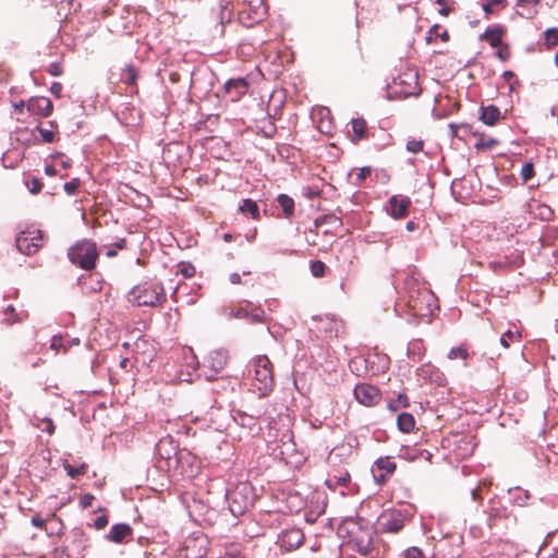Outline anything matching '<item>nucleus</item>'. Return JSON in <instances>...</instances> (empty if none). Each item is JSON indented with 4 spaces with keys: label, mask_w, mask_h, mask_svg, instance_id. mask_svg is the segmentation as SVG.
<instances>
[{
    "label": "nucleus",
    "mask_w": 558,
    "mask_h": 558,
    "mask_svg": "<svg viewBox=\"0 0 558 558\" xmlns=\"http://www.w3.org/2000/svg\"><path fill=\"white\" fill-rule=\"evenodd\" d=\"M129 301L135 306L155 307L166 301V292L159 282H144L131 289Z\"/></svg>",
    "instance_id": "nucleus-1"
},
{
    "label": "nucleus",
    "mask_w": 558,
    "mask_h": 558,
    "mask_svg": "<svg viewBox=\"0 0 558 558\" xmlns=\"http://www.w3.org/2000/svg\"><path fill=\"white\" fill-rule=\"evenodd\" d=\"M352 529L349 531L350 542L354 550L360 555L369 558H376L379 554L375 547L374 532L371 527H362L355 522H351Z\"/></svg>",
    "instance_id": "nucleus-2"
},
{
    "label": "nucleus",
    "mask_w": 558,
    "mask_h": 558,
    "mask_svg": "<svg viewBox=\"0 0 558 558\" xmlns=\"http://www.w3.org/2000/svg\"><path fill=\"white\" fill-rule=\"evenodd\" d=\"M226 500L234 517L243 514L253 505V488L248 482H241L226 490Z\"/></svg>",
    "instance_id": "nucleus-3"
},
{
    "label": "nucleus",
    "mask_w": 558,
    "mask_h": 558,
    "mask_svg": "<svg viewBox=\"0 0 558 558\" xmlns=\"http://www.w3.org/2000/svg\"><path fill=\"white\" fill-rule=\"evenodd\" d=\"M68 257L72 264L90 270L95 267L98 257L96 244L89 240L78 241L69 248Z\"/></svg>",
    "instance_id": "nucleus-4"
},
{
    "label": "nucleus",
    "mask_w": 558,
    "mask_h": 558,
    "mask_svg": "<svg viewBox=\"0 0 558 558\" xmlns=\"http://www.w3.org/2000/svg\"><path fill=\"white\" fill-rule=\"evenodd\" d=\"M247 373L256 380V388L266 395L274 387V375L267 356H257L247 365Z\"/></svg>",
    "instance_id": "nucleus-5"
},
{
    "label": "nucleus",
    "mask_w": 558,
    "mask_h": 558,
    "mask_svg": "<svg viewBox=\"0 0 558 558\" xmlns=\"http://www.w3.org/2000/svg\"><path fill=\"white\" fill-rule=\"evenodd\" d=\"M306 505V497L303 492L286 484L281 488V513H299Z\"/></svg>",
    "instance_id": "nucleus-6"
},
{
    "label": "nucleus",
    "mask_w": 558,
    "mask_h": 558,
    "mask_svg": "<svg viewBox=\"0 0 558 558\" xmlns=\"http://www.w3.org/2000/svg\"><path fill=\"white\" fill-rule=\"evenodd\" d=\"M15 242L16 247L21 253L25 255H32L44 245V235L43 232L38 229H28L22 231L16 236Z\"/></svg>",
    "instance_id": "nucleus-7"
},
{
    "label": "nucleus",
    "mask_w": 558,
    "mask_h": 558,
    "mask_svg": "<svg viewBox=\"0 0 558 558\" xmlns=\"http://www.w3.org/2000/svg\"><path fill=\"white\" fill-rule=\"evenodd\" d=\"M396 93L402 97L417 96L421 93L418 75L414 71H407L393 81Z\"/></svg>",
    "instance_id": "nucleus-8"
},
{
    "label": "nucleus",
    "mask_w": 558,
    "mask_h": 558,
    "mask_svg": "<svg viewBox=\"0 0 558 558\" xmlns=\"http://www.w3.org/2000/svg\"><path fill=\"white\" fill-rule=\"evenodd\" d=\"M228 359V351L225 349L210 351L203 363V367L208 368V372L204 371L206 379L211 380L216 378L217 374L226 367Z\"/></svg>",
    "instance_id": "nucleus-9"
},
{
    "label": "nucleus",
    "mask_w": 558,
    "mask_h": 558,
    "mask_svg": "<svg viewBox=\"0 0 558 558\" xmlns=\"http://www.w3.org/2000/svg\"><path fill=\"white\" fill-rule=\"evenodd\" d=\"M434 301V294L423 289L410 292L408 305L416 315L423 316L426 315V312H430L432 302Z\"/></svg>",
    "instance_id": "nucleus-10"
},
{
    "label": "nucleus",
    "mask_w": 558,
    "mask_h": 558,
    "mask_svg": "<svg viewBox=\"0 0 558 558\" xmlns=\"http://www.w3.org/2000/svg\"><path fill=\"white\" fill-rule=\"evenodd\" d=\"M407 515L401 510H389L384 512L378 520L383 532L399 533L405 523Z\"/></svg>",
    "instance_id": "nucleus-11"
},
{
    "label": "nucleus",
    "mask_w": 558,
    "mask_h": 558,
    "mask_svg": "<svg viewBox=\"0 0 558 558\" xmlns=\"http://www.w3.org/2000/svg\"><path fill=\"white\" fill-rule=\"evenodd\" d=\"M155 453L166 461L168 468L177 466L179 462L177 446L170 437L161 438L156 444Z\"/></svg>",
    "instance_id": "nucleus-12"
},
{
    "label": "nucleus",
    "mask_w": 558,
    "mask_h": 558,
    "mask_svg": "<svg viewBox=\"0 0 558 558\" xmlns=\"http://www.w3.org/2000/svg\"><path fill=\"white\" fill-rule=\"evenodd\" d=\"M411 199L404 195H393L389 198L386 210L393 219H402L408 215Z\"/></svg>",
    "instance_id": "nucleus-13"
},
{
    "label": "nucleus",
    "mask_w": 558,
    "mask_h": 558,
    "mask_svg": "<svg viewBox=\"0 0 558 558\" xmlns=\"http://www.w3.org/2000/svg\"><path fill=\"white\" fill-rule=\"evenodd\" d=\"M355 399L366 407L375 405L380 400V391L369 384H360L354 388Z\"/></svg>",
    "instance_id": "nucleus-14"
},
{
    "label": "nucleus",
    "mask_w": 558,
    "mask_h": 558,
    "mask_svg": "<svg viewBox=\"0 0 558 558\" xmlns=\"http://www.w3.org/2000/svg\"><path fill=\"white\" fill-rule=\"evenodd\" d=\"M250 84L245 77L230 78L225 83L223 90L231 101H239L248 90Z\"/></svg>",
    "instance_id": "nucleus-15"
},
{
    "label": "nucleus",
    "mask_w": 558,
    "mask_h": 558,
    "mask_svg": "<svg viewBox=\"0 0 558 558\" xmlns=\"http://www.w3.org/2000/svg\"><path fill=\"white\" fill-rule=\"evenodd\" d=\"M133 537V529L128 523L113 524L105 539L114 544H124Z\"/></svg>",
    "instance_id": "nucleus-16"
},
{
    "label": "nucleus",
    "mask_w": 558,
    "mask_h": 558,
    "mask_svg": "<svg viewBox=\"0 0 558 558\" xmlns=\"http://www.w3.org/2000/svg\"><path fill=\"white\" fill-rule=\"evenodd\" d=\"M304 542V534L300 527L284 529L281 532V549L291 551L299 548Z\"/></svg>",
    "instance_id": "nucleus-17"
},
{
    "label": "nucleus",
    "mask_w": 558,
    "mask_h": 558,
    "mask_svg": "<svg viewBox=\"0 0 558 558\" xmlns=\"http://www.w3.org/2000/svg\"><path fill=\"white\" fill-rule=\"evenodd\" d=\"M27 111H29L33 114L41 116V117H48L52 112V102L47 97H32L26 102Z\"/></svg>",
    "instance_id": "nucleus-18"
},
{
    "label": "nucleus",
    "mask_w": 558,
    "mask_h": 558,
    "mask_svg": "<svg viewBox=\"0 0 558 558\" xmlns=\"http://www.w3.org/2000/svg\"><path fill=\"white\" fill-rule=\"evenodd\" d=\"M70 548L76 557L82 556L84 550L89 547V538L87 534L80 527L71 531Z\"/></svg>",
    "instance_id": "nucleus-19"
},
{
    "label": "nucleus",
    "mask_w": 558,
    "mask_h": 558,
    "mask_svg": "<svg viewBox=\"0 0 558 558\" xmlns=\"http://www.w3.org/2000/svg\"><path fill=\"white\" fill-rule=\"evenodd\" d=\"M317 330L322 333H324L326 337L333 338L338 337L340 329H341V323L335 319H331L329 317L319 318L317 322Z\"/></svg>",
    "instance_id": "nucleus-20"
},
{
    "label": "nucleus",
    "mask_w": 558,
    "mask_h": 558,
    "mask_svg": "<svg viewBox=\"0 0 558 558\" xmlns=\"http://www.w3.org/2000/svg\"><path fill=\"white\" fill-rule=\"evenodd\" d=\"M504 34V27L495 25L486 28V31L480 36V39L488 41L493 48H498L502 44Z\"/></svg>",
    "instance_id": "nucleus-21"
},
{
    "label": "nucleus",
    "mask_w": 558,
    "mask_h": 558,
    "mask_svg": "<svg viewBox=\"0 0 558 558\" xmlns=\"http://www.w3.org/2000/svg\"><path fill=\"white\" fill-rule=\"evenodd\" d=\"M501 118L500 110L495 105L482 106L480 120L489 126L495 125Z\"/></svg>",
    "instance_id": "nucleus-22"
},
{
    "label": "nucleus",
    "mask_w": 558,
    "mask_h": 558,
    "mask_svg": "<svg viewBox=\"0 0 558 558\" xmlns=\"http://www.w3.org/2000/svg\"><path fill=\"white\" fill-rule=\"evenodd\" d=\"M375 465L379 471H385V473L374 475L377 482H385L386 477L392 474L396 470V463L391 461L390 458H379L375 462Z\"/></svg>",
    "instance_id": "nucleus-23"
},
{
    "label": "nucleus",
    "mask_w": 558,
    "mask_h": 558,
    "mask_svg": "<svg viewBox=\"0 0 558 558\" xmlns=\"http://www.w3.org/2000/svg\"><path fill=\"white\" fill-rule=\"evenodd\" d=\"M78 344H80L78 338H71V339L65 340V338L63 336L57 335V336L52 337L50 348L57 352H59L60 350H63V352H66L69 347L78 345Z\"/></svg>",
    "instance_id": "nucleus-24"
},
{
    "label": "nucleus",
    "mask_w": 558,
    "mask_h": 558,
    "mask_svg": "<svg viewBox=\"0 0 558 558\" xmlns=\"http://www.w3.org/2000/svg\"><path fill=\"white\" fill-rule=\"evenodd\" d=\"M232 2L231 0H220L218 5L217 19L221 25L232 20Z\"/></svg>",
    "instance_id": "nucleus-25"
},
{
    "label": "nucleus",
    "mask_w": 558,
    "mask_h": 558,
    "mask_svg": "<svg viewBox=\"0 0 558 558\" xmlns=\"http://www.w3.org/2000/svg\"><path fill=\"white\" fill-rule=\"evenodd\" d=\"M425 352L424 344L422 340L414 339L409 342L408 344V356L412 359L413 361H421Z\"/></svg>",
    "instance_id": "nucleus-26"
},
{
    "label": "nucleus",
    "mask_w": 558,
    "mask_h": 558,
    "mask_svg": "<svg viewBox=\"0 0 558 558\" xmlns=\"http://www.w3.org/2000/svg\"><path fill=\"white\" fill-rule=\"evenodd\" d=\"M138 77V72L136 68L132 64L125 65L120 74L121 82L129 85L135 86Z\"/></svg>",
    "instance_id": "nucleus-27"
},
{
    "label": "nucleus",
    "mask_w": 558,
    "mask_h": 558,
    "mask_svg": "<svg viewBox=\"0 0 558 558\" xmlns=\"http://www.w3.org/2000/svg\"><path fill=\"white\" fill-rule=\"evenodd\" d=\"M398 428L403 433H410L415 425V420L410 413H401L397 417Z\"/></svg>",
    "instance_id": "nucleus-28"
},
{
    "label": "nucleus",
    "mask_w": 558,
    "mask_h": 558,
    "mask_svg": "<svg viewBox=\"0 0 558 558\" xmlns=\"http://www.w3.org/2000/svg\"><path fill=\"white\" fill-rule=\"evenodd\" d=\"M238 317H245L250 319L252 323L263 322L265 313L263 310L256 307L251 310L250 312L246 308H240L236 313Z\"/></svg>",
    "instance_id": "nucleus-29"
},
{
    "label": "nucleus",
    "mask_w": 558,
    "mask_h": 558,
    "mask_svg": "<svg viewBox=\"0 0 558 558\" xmlns=\"http://www.w3.org/2000/svg\"><path fill=\"white\" fill-rule=\"evenodd\" d=\"M521 338L522 336L520 331L507 330L500 337L499 342L502 348L508 349L512 343L519 344L521 342Z\"/></svg>",
    "instance_id": "nucleus-30"
},
{
    "label": "nucleus",
    "mask_w": 558,
    "mask_h": 558,
    "mask_svg": "<svg viewBox=\"0 0 558 558\" xmlns=\"http://www.w3.org/2000/svg\"><path fill=\"white\" fill-rule=\"evenodd\" d=\"M240 211L242 214L248 215L251 218L256 219L259 216V208L256 202L246 198L242 202L240 206Z\"/></svg>",
    "instance_id": "nucleus-31"
},
{
    "label": "nucleus",
    "mask_w": 558,
    "mask_h": 558,
    "mask_svg": "<svg viewBox=\"0 0 558 558\" xmlns=\"http://www.w3.org/2000/svg\"><path fill=\"white\" fill-rule=\"evenodd\" d=\"M352 130L354 133V141H360L366 134V121L362 118L352 119Z\"/></svg>",
    "instance_id": "nucleus-32"
},
{
    "label": "nucleus",
    "mask_w": 558,
    "mask_h": 558,
    "mask_svg": "<svg viewBox=\"0 0 558 558\" xmlns=\"http://www.w3.org/2000/svg\"><path fill=\"white\" fill-rule=\"evenodd\" d=\"M545 45L548 49L558 46V28L551 27L544 32Z\"/></svg>",
    "instance_id": "nucleus-33"
},
{
    "label": "nucleus",
    "mask_w": 558,
    "mask_h": 558,
    "mask_svg": "<svg viewBox=\"0 0 558 558\" xmlns=\"http://www.w3.org/2000/svg\"><path fill=\"white\" fill-rule=\"evenodd\" d=\"M281 211L287 218H290L294 213V202L286 194H281Z\"/></svg>",
    "instance_id": "nucleus-34"
},
{
    "label": "nucleus",
    "mask_w": 558,
    "mask_h": 558,
    "mask_svg": "<svg viewBox=\"0 0 558 558\" xmlns=\"http://www.w3.org/2000/svg\"><path fill=\"white\" fill-rule=\"evenodd\" d=\"M468 357H469V351L464 345L451 348L450 351L448 352L449 360H456V359L466 360Z\"/></svg>",
    "instance_id": "nucleus-35"
},
{
    "label": "nucleus",
    "mask_w": 558,
    "mask_h": 558,
    "mask_svg": "<svg viewBox=\"0 0 558 558\" xmlns=\"http://www.w3.org/2000/svg\"><path fill=\"white\" fill-rule=\"evenodd\" d=\"M502 510L498 507L490 506L487 510V523L490 527L497 524V520L501 518Z\"/></svg>",
    "instance_id": "nucleus-36"
},
{
    "label": "nucleus",
    "mask_w": 558,
    "mask_h": 558,
    "mask_svg": "<svg viewBox=\"0 0 558 558\" xmlns=\"http://www.w3.org/2000/svg\"><path fill=\"white\" fill-rule=\"evenodd\" d=\"M280 156H281V159L282 158H293V161H291L290 163H295L298 161V159L300 158V150L295 149L294 147H291V146H283L281 145V153H280Z\"/></svg>",
    "instance_id": "nucleus-37"
},
{
    "label": "nucleus",
    "mask_w": 558,
    "mask_h": 558,
    "mask_svg": "<svg viewBox=\"0 0 558 558\" xmlns=\"http://www.w3.org/2000/svg\"><path fill=\"white\" fill-rule=\"evenodd\" d=\"M25 185L32 194H38L43 189L41 179L32 177L25 181Z\"/></svg>",
    "instance_id": "nucleus-38"
},
{
    "label": "nucleus",
    "mask_w": 558,
    "mask_h": 558,
    "mask_svg": "<svg viewBox=\"0 0 558 558\" xmlns=\"http://www.w3.org/2000/svg\"><path fill=\"white\" fill-rule=\"evenodd\" d=\"M401 558H426V556L421 548L412 546L402 551Z\"/></svg>",
    "instance_id": "nucleus-39"
},
{
    "label": "nucleus",
    "mask_w": 558,
    "mask_h": 558,
    "mask_svg": "<svg viewBox=\"0 0 558 558\" xmlns=\"http://www.w3.org/2000/svg\"><path fill=\"white\" fill-rule=\"evenodd\" d=\"M233 420L241 426H250L253 422V417L241 412V411H233L232 412Z\"/></svg>",
    "instance_id": "nucleus-40"
},
{
    "label": "nucleus",
    "mask_w": 558,
    "mask_h": 558,
    "mask_svg": "<svg viewBox=\"0 0 558 558\" xmlns=\"http://www.w3.org/2000/svg\"><path fill=\"white\" fill-rule=\"evenodd\" d=\"M534 166L532 162H525L520 171L521 179L524 183L530 181L534 177Z\"/></svg>",
    "instance_id": "nucleus-41"
},
{
    "label": "nucleus",
    "mask_w": 558,
    "mask_h": 558,
    "mask_svg": "<svg viewBox=\"0 0 558 558\" xmlns=\"http://www.w3.org/2000/svg\"><path fill=\"white\" fill-rule=\"evenodd\" d=\"M311 272L316 278H322L326 271V265L322 260H314L311 263Z\"/></svg>",
    "instance_id": "nucleus-42"
},
{
    "label": "nucleus",
    "mask_w": 558,
    "mask_h": 558,
    "mask_svg": "<svg viewBox=\"0 0 558 558\" xmlns=\"http://www.w3.org/2000/svg\"><path fill=\"white\" fill-rule=\"evenodd\" d=\"M86 465L82 464L77 468L70 465L69 463L64 464V470L66 471V474L71 478H77L78 476L83 475L85 473Z\"/></svg>",
    "instance_id": "nucleus-43"
},
{
    "label": "nucleus",
    "mask_w": 558,
    "mask_h": 558,
    "mask_svg": "<svg viewBox=\"0 0 558 558\" xmlns=\"http://www.w3.org/2000/svg\"><path fill=\"white\" fill-rule=\"evenodd\" d=\"M333 482L337 485L345 486L350 482V474L345 471L327 480L328 485H331Z\"/></svg>",
    "instance_id": "nucleus-44"
},
{
    "label": "nucleus",
    "mask_w": 558,
    "mask_h": 558,
    "mask_svg": "<svg viewBox=\"0 0 558 558\" xmlns=\"http://www.w3.org/2000/svg\"><path fill=\"white\" fill-rule=\"evenodd\" d=\"M80 184L81 180L78 178H74L71 181L64 183L63 190L68 195L72 196L76 194Z\"/></svg>",
    "instance_id": "nucleus-45"
},
{
    "label": "nucleus",
    "mask_w": 558,
    "mask_h": 558,
    "mask_svg": "<svg viewBox=\"0 0 558 558\" xmlns=\"http://www.w3.org/2000/svg\"><path fill=\"white\" fill-rule=\"evenodd\" d=\"M4 320L9 324H13L20 320L19 315L15 312V308L12 305H9L3 312Z\"/></svg>",
    "instance_id": "nucleus-46"
},
{
    "label": "nucleus",
    "mask_w": 558,
    "mask_h": 558,
    "mask_svg": "<svg viewBox=\"0 0 558 558\" xmlns=\"http://www.w3.org/2000/svg\"><path fill=\"white\" fill-rule=\"evenodd\" d=\"M424 148V142L421 140H410L407 143V150L413 154L422 151Z\"/></svg>",
    "instance_id": "nucleus-47"
},
{
    "label": "nucleus",
    "mask_w": 558,
    "mask_h": 558,
    "mask_svg": "<svg viewBox=\"0 0 558 558\" xmlns=\"http://www.w3.org/2000/svg\"><path fill=\"white\" fill-rule=\"evenodd\" d=\"M126 245V240L125 239H119L118 241H116L114 243L111 244V248H109L107 251V256L108 257H113L117 255V250H122L124 248Z\"/></svg>",
    "instance_id": "nucleus-48"
},
{
    "label": "nucleus",
    "mask_w": 558,
    "mask_h": 558,
    "mask_svg": "<svg viewBox=\"0 0 558 558\" xmlns=\"http://www.w3.org/2000/svg\"><path fill=\"white\" fill-rule=\"evenodd\" d=\"M47 72L54 77L61 76L63 74V68L60 62H52L49 64Z\"/></svg>",
    "instance_id": "nucleus-49"
},
{
    "label": "nucleus",
    "mask_w": 558,
    "mask_h": 558,
    "mask_svg": "<svg viewBox=\"0 0 558 558\" xmlns=\"http://www.w3.org/2000/svg\"><path fill=\"white\" fill-rule=\"evenodd\" d=\"M38 132L45 143H52L54 141V132L52 130L39 126Z\"/></svg>",
    "instance_id": "nucleus-50"
},
{
    "label": "nucleus",
    "mask_w": 558,
    "mask_h": 558,
    "mask_svg": "<svg viewBox=\"0 0 558 558\" xmlns=\"http://www.w3.org/2000/svg\"><path fill=\"white\" fill-rule=\"evenodd\" d=\"M41 423L44 424V426L38 425V427L41 428L43 432H46L49 435H52L54 433V424L51 418L45 417L41 420Z\"/></svg>",
    "instance_id": "nucleus-51"
},
{
    "label": "nucleus",
    "mask_w": 558,
    "mask_h": 558,
    "mask_svg": "<svg viewBox=\"0 0 558 558\" xmlns=\"http://www.w3.org/2000/svg\"><path fill=\"white\" fill-rule=\"evenodd\" d=\"M108 524V517L106 514H101L99 517H97L92 526H94L96 530L100 531V530H104Z\"/></svg>",
    "instance_id": "nucleus-52"
},
{
    "label": "nucleus",
    "mask_w": 558,
    "mask_h": 558,
    "mask_svg": "<svg viewBox=\"0 0 558 558\" xmlns=\"http://www.w3.org/2000/svg\"><path fill=\"white\" fill-rule=\"evenodd\" d=\"M496 57L505 62L509 59L510 57V51H509V47L507 45L502 46L501 48H499L497 51H496Z\"/></svg>",
    "instance_id": "nucleus-53"
},
{
    "label": "nucleus",
    "mask_w": 558,
    "mask_h": 558,
    "mask_svg": "<svg viewBox=\"0 0 558 558\" xmlns=\"http://www.w3.org/2000/svg\"><path fill=\"white\" fill-rule=\"evenodd\" d=\"M94 499H95V497L92 494H85L80 499V506L83 509H86L92 506Z\"/></svg>",
    "instance_id": "nucleus-54"
},
{
    "label": "nucleus",
    "mask_w": 558,
    "mask_h": 558,
    "mask_svg": "<svg viewBox=\"0 0 558 558\" xmlns=\"http://www.w3.org/2000/svg\"><path fill=\"white\" fill-rule=\"evenodd\" d=\"M372 172V169L369 167L361 168L356 174V184H360L362 181H364Z\"/></svg>",
    "instance_id": "nucleus-55"
},
{
    "label": "nucleus",
    "mask_w": 558,
    "mask_h": 558,
    "mask_svg": "<svg viewBox=\"0 0 558 558\" xmlns=\"http://www.w3.org/2000/svg\"><path fill=\"white\" fill-rule=\"evenodd\" d=\"M181 272L184 277L190 278L195 274V267L191 264H183L181 267Z\"/></svg>",
    "instance_id": "nucleus-56"
},
{
    "label": "nucleus",
    "mask_w": 558,
    "mask_h": 558,
    "mask_svg": "<svg viewBox=\"0 0 558 558\" xmlns=\"http://www.w3.org/2000/svg\"><path fill=\"white\" fill-rule=\"evenodd\" d=\"M257 2H258L257 7L253 8V12L255 14L254 19L260 20L263 17V15L265 14V8L263 5L262 0H257Z\"/></svg>",
    "instance_id": "nucleus-57"
},
{
    "label": "nucleus",
    "mask_w": 558,
    "mask_h": 558,
    "mask_svg": "<svg viewBox=\"0 0 558 558\" xmlns=\"http://www.w3.org/2000/svg\"><path fill=\"white\" fill-rule=\"evenodd\" d=\"M31 523L35 527L44 529L45 524H46V520L44 518H41L40 515H34L31 519Z\"/></svg>",
    "instance_id": "nucleus-58"
},
{
    "label": "nucleus",
    "mask_w": 558,
    "mask_h": 558,
    "mask_svg": "<svg viewBox=\"0 0 558 558\" xmlns=\"http://www.w3.org/2000/svg\"><path fill=\"white\" fill-rule=\"evenodd\" d=\"M63 86L59 82H53L50 86V93L54 95L56 97H61Z\"/></svg>",
    "instance_id": "nucleus-59"
},
{
    "label": "nucleus",
    "mask_w": 558,
    "mask_h": 558,
    "mask_svg": "<svg viewBox=\"0 0 558 558\" xmlns=\"http://www.w3.org/2000/svg\"><path fill=\"white\" fill-rule=\"evenodd\" d=\"M304 462V457L301 454V453H296L294 456V459L293 460H286V463L287 464H291L295 468H298L300 464H302Z\"/></svg>",
    "instance_id": "nucleus-60"
},
{
    "label": "nucleus",
    "mask_w": 558,
    "mask_h": 558,
    "mask_svg": "<svg viewBox=\"0 0 558 558\" xmlns=\"http://www.w3.org/2000/svg\"><path fill=\"white\" fill-rule=\"evenodd\" d=\"M308 198L317 197L320 195V190L316 187H306L304 193Z\"/></svg>",
    "instance_id": "nucleus-61"
},
{
    "label": "nucleus",
    "mask_w": 558,
    "mask_h": 558,
    "mask_svg": "<svg viewBox=\"0 0 558 558\" xmlns=\"http://www.w3.org/2000/svg\"><path fill=\"white\" fill-rule=\"evenodd\" d=\"M45 173L49 177H53L58 173V170L52 163H46L45 166Z\"/></svg>",
    "instance_id": "nucleus-62"
},
{
    "label": "nucleus",
    "mask_w": 558,
    "mask_h": 558,
    "mask_svg": "<svg viewBox=\"0 0 558 558\" xmlns=\"http://www.w3.org/2000/svg\"><path fill=\"white\" fill-rule=\"evenodd\" d=\"M58 162H59L60 167L64 170L70 168L72 165V160L66 156H63V158H61Z\"/></svg>",
    "instance_id": "nucleus-63"
},
{
    "label": "nucleus",
    "mask_w": 558,
    "mask_h": 558,
    "mask_svg": "<svg viewBox=\"0 0 558 558\" xmlns=\"http://www.w3.org/2000/svg\"><path fill=\"white\" fill-rule=\"evenodd\" d=\"M229 281H230V283H232V284H240V283L242 282L240 274H238V272H232V274L229 276Z\"/></svg>",
    "instance_id": "nucleus-64"
}]
</instances>
